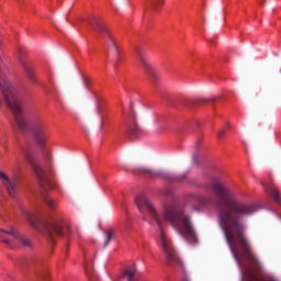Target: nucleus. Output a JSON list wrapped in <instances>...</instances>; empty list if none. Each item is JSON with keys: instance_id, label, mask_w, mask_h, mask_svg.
<instances>
[{"instance_id": "nucleus-7", "label": "nucleus", "mask_w": 281, "mask_h": 281, "mask_svg": "<svg viewBox=\"0 0 281 281\" xmlns=\"http://www.w3.org/2000/svg\"><path fill=\"white\" fill-rule=\"evenodd\" d=\"M0 181L9 196L16 199V194H19V179L10 178L5 172L0 171Z\"/></svg>"}, {"instance_id": "nucleus-4", "label": "nucleus", "mask_w": 281, "mask_h": 281, "mask_svg": "<svg viewBox=\"0 0 281 281\" xmlns=\"http://www.w3.org/2000/svg\"><path fill=\"white\" fill-rule=\"evenodd\" d=\"M88 25L92 27L94 32L99 33V35L101 36V38H103L110 52H115L117 54V44H115V40H113L111 32H109L104 24H102V21L93 16L90 20H88Z\"/></svg>"}, {"instance_id": "nucleus-3", "label": "nucleus", "mask_w": 281, "mask_h": 281, "mask_svg": "<svg viewBox=\"0 0 281 281\" xmlns=\"http://www.w3.org/2000/svg\"><path fill=\"white\" fill-rule=\"evenodd\" d=\"M21 212L33 229L42 232L50 240H54L56 236H69V226L60 217L50 216L43 218L38 211L30 212L25 209H21Z\"/></svg>"}, {"instance_id": "nucleus-21", "label": "nucleus", "mask_w": 281, "mask_h": 281, "mask_svg": "<svg viewBox=\"0 0 281 281\" xmlns=\"http://www.w3.org/2000/svg\"><path fill=\"white\" fill-rule=\"evenodd\" d=\"M86 273H89V270L86 269Z\"/></svg>"}, {"instance_id": "nucleus-18", "label": "nucleus", "mask_w": 281, "mask_h": 281, "mask_svg": "<svg viewBox=\"0 0 281 281\" xmlns=\"http://www.w3.org/2000/svg\"><path fill=\"white\" fill-rule=\"evenodd\" d=\"M130 218H126L125 225H124V232H128V223H130Z\"/></svg>"}, {"instance_id": "nucleus-8", "label": "nucleus", "mask_w": 281, "mask_h": 281, "mask_svg": "<svg viewBox=\"0 0 281 281\" xmlns=\"http://www.w3.org/2000/svg\"><path fill=\"white\" fill-rule=\"evenodd\" d=\"M135 58L145 69V72L147 74L149 80L151 82H155L157 76L155 75V70H153V67L148 65V59L146 58V54H144V52H142V49L138 48L135 50Z\"/></svg>"}, {"instance_id": "nucleus-15", "label": "nucleus", "mask_w": 281, "mask_h": 281, "mask_svg": "<svg viewBox=\"0 0 281 281\" xmlns=\"http://www.w3.org/2000/svg\"><path fill=\"white\" fill-rule=\"evenodd\" d=\"M162 194L168 199H175V189H172V187H167L162 191Z\"/></svg>"}, {"instance_id": "nucleus-14", "label": "nucleus", "mask_w": 281, "mask_h": 281, "mask_svg": "<svg viewBox=\"0 0 281 281\" xmlns=\"http://www.w3.org/2000/svg\"><path fill=\"white\" fill-rule=\"evenodd\" d=\"M113 238H115V231L113 228H110L106 231V239L104 243V247H106L109 245V243H111V240H113Z\"/></svg>"}, {"instance_id": "nucleus-2", "label": "nucleus", "mask_w": 281, "mask_h": 281, "mask_svg": "<svg viewBox=\"0 0 281 281\" xmlns=\"http://www.w3.org/2000/svg\"><path fill=\"white\" fill-rule=\"evenodd\" d=\"M5 71H8V67H5L3 59L0 56V91L14 115L18 128H20V131H27L29 128L32 133L35 144L38 146L44 157L45 166L40 165L38 160L34 158V150L31 147H25L22 150V155L33 172H35L41 188L43 190H49L54 188V184L52 183L54 169H52V154L45 145V139H47L45 122L41 119H34L31 123H27V120H25V116L23 115L21 97H19L16 88L5 78Z\"/></svg>"}, {"instance_id": "nucleus-20", "label": "nucleus", "mask_w": 281, "mask_h": 281, "mask_svg": "<svg viewBox=\"0 0 281 281\" xmlns=\"http://www.w3.org/2000/svg\"><path fill=\"white\" fill-rule=\"evenodd\" d=\"M182 179H183V176H177V177L175 178L176 181H181Z\"/></svg>"}, {"instance_id": "nucleus-12", "label": "nucleus", "mask_w": 281, "mask_h": 281, "mask_svg": "<svg viewBox=\"0 0 281 281\" xmlns=\"http://www.w3.org/2000/svg\"><path fill=\"white\" fill-rule=\"evenodd\" d=\"M123 276L127 278V281H139L137 279V268L135 267H130L124 270Z\"/></svg>"}, {"instance_id": "nucleus-19", "label": "nucleus", "mask_w": 281, "mask_h": 281, "mask_svg": "<svg viewBox=\"0 0 281 281\" xmlns=\"http://www.w3.org/2000/svg\"><path fill=\"white\" fill-rule=\"evenodd\" d=\"M193 162H194V164H199V156H196V155L193 156Z\"/></svg>"}, {"instance_id": "nucleus-10", "label": "nucleus", "mask_w": 281, "mask_h": 281, "mask_svg": "<svg viewBox=\"0 0 281 281\" xmlns=\"http://www.w3.org/2000/svg\"><path fill=\"white\" fill-rule=\"evenodd\" d=\"M262 186H263L267 194H269V196H271L273 199V201H276V203H278L280 205L281 198H280V194L278 193V189H276V187L273 184L262 183Z\"/></svg>"}, {"instance_id": "nucleus-5", "label": "nucleus", "mask_w": 281, "mask_h": 281, "mask_svg": "<svg viewBox=\"0 0 281 281\" xmlns=\"http://www.w3.org/2000/svg\"><path fill=\"white\" fill-rule=\"evenodd\" d=\"M16 60L29 82L33 85L36 83V75L34 72V64L30 59L25 58V48L23 46H18L15 50Z\"/></svg>"}, {"instance_id": "nucleus-9", "label": "nucleus", "mask_w": 281, "mask_h": 281, "mask_svg": "<svg viewBox=\"0 0 281 281\" xmlns=\"http://www.w3.org/2000/svg\"><path fill=\"white\" fill-rule=\"evenodd\" d=\"M127 133L137 137L139 135V125L137 124V114H135V110L133 108L130 109L127 114Z\"/></svg>"}, {"instance_id": "nucleus-6", "label": "nucleus", "mask_w": 281, "mask_h": 281, "mask_svg": "<svg viewBox=\"0 0 281 281\" xmlns=\"http://www.w3.org/2000/svg\"><path fill=\"white\" fill-rule=\"evenodd\" d=\"M0 240L5 243V245H10L11 247L14 240L16 243H21L23 247H32V241H30V239L25 238L23 235L19 234V232H16L14 228H10V231L0 229Z\"/></svg>"}, {"instance_id": "nucleus-17", "label": "nucleus", "mask_w": 281, "mask_h": 281, "mask_svg": "<svg viewBox=\"0 0 281 281\" xmlns=\"http://www.w3.org/2000/svg\"><path fill=\"white\" fill-rule=\"evenodd\" d=\"M225 136V131H220L218 133H217V137H218V139H223V137Z\"/></svg>"}, {"instance_id": "nucleus-11", "label": "nucleus", "mask_w": 281, "mask_h": 281, "mask_svg": "<svg viewBox=\"0 0 281 281\" xmlns=\"http://www.w3.org/2000/svg\"><path fill=\"white\" fill-rule=\"evenodd\" d=\"M140 172L148 175V177H150L151 179H161V178L166 177V173H164V171H161V170H153V169H148V168H142Z\"/></svg>"}, {"instance_id": "nucleus-1", "label": "nucleus", "mask_w": 281, "mask_h": 281, "mask_svg": "<svg viewBox=\"0 0 281 281\" xmlns=\"http://www.w3.org/2000/svg\"><path fill=\"white\" fill-rule=\"evenodd\" d=\"M135 203L144 221H146L147 216H150V225L156 229L158 245H160L166 256L167 263L170 267H180L182 271L181 281H190V274L186 271L183 261L179 259L175 246H172V243L166 237V233L164 232L166 225L169 224L190 245H196L199 243L194 224H192V217L188 214V206L177 200H172L166 203L162 212L159 213L146 194H139L135 199Z\"/></svg>"}, {"instance_id": "nucleus-16", "label": "nucleus", "mask_w": 281, "mask_h": 281, "mask_svg": "<svg viewBox=\"0 0 281 281\" xmlns=\"http://www.w3.org/2000/svg\"><path fill=\"white\" fill-rule=\"evenodd\" d=\"M148 2L151 5L153 10H157L159 5H164V0H148Z\"/></svg>"}, {"instance_id": "nucleus-13", "label": "nucleus", "mask_w": 281, "mask_h": 281, "mask_svg": "<svg viewBox=\"0 0 281 281\" xmlns=\"http://www.w3.org/2000/svg\"><path fill=\"white\" fill-rule=\"evenodd\" d=\"M44 203L49 207V210H56V200L52 199V196L44 195Z\"/></svg>"}]
</instances>
